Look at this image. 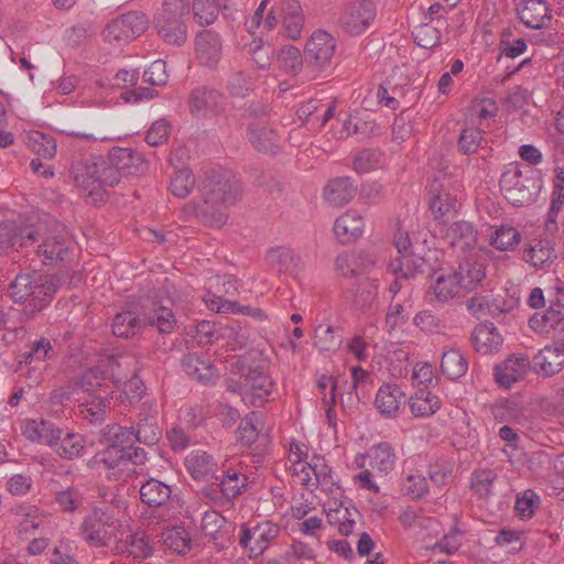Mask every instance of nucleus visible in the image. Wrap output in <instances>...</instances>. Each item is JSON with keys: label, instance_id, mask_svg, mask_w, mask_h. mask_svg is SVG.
<instances>
[{"label": "nucleus", "instance_id": "412c9836", "mask_svg": "<svg viewBox=\"0 0 564 564\" xmlns=\"http://www.w3.org/2000/svg\"><path fill=\"white\" fill-rule=\"evenodd\" d=\"M532 369L543 377L561 372L564 369V343L541 349L532 359Z\"/></svg>", "mask_w": 564, "mask_h": 564}, {"label": "nucleus", "instance_id": "473e14b6", "mask_svg": "<svg viewBox=\"0 0 564 564\" xmlns=\"http://www.w3.org/2000/svg\"><path fill=\"white\" fill-rule=\"evenodd\" d=\"M186 467L191 476L196 480H218L217 466L210 455L205 452L192 453L186 458Z\"/></svg>", "mask_w": 564, "mask_h": 564}, {"label": "nucleus", "instance_id": "f3484780", "mask_svg": "<svg viewBox=\"0 0 564 564\" xmlns=\"http://www.w3.org/2000/svg\"><path fill=\"white\" fill-rule=\"evenodd\" d=\"M104 391H112L110 384L106 381L104 371L99 368H90L76 380L70 393L78 397L80 394H83L82 397H90L96 395L98 392L104 393ZM68 394L69 392L58 394L55 391L53 398H59V402H63L64 399H69Z\"/></svg>", "mask_w": 564, "mask_h": 564}, {"label": "nucleus", "instance_id": "bf43d9fd", "mask_svg": "<svg viewBox=\"0 0 564 564\" xmlns=\"http://www.w3.org/2000/svg\"><path fill=\"white\" fill-rule=\"evenodd\" d=\"M93 164L98 165V178L100 181L101 188L105 189L106 186H115L120 180L123 177L121 173L118 171L109 159L104 160H91Z\"/></svg>", "mask_w": 564, "mask_h": 564}, {"label": "nucleus", "instance_id": "e433bc0d", "mask_svg": "<svg viewBox=\"0 0 564 564\" xmlns=\"http://www.w3.org/2000/svg\"><path fill=\"white\" fill-rule=\"evenodd\" d=\"M141 328L138 305H132L118 313L112 323V333L117 337L129 338Z\"/></svg>", "mask_w": 564, "mask_h": 564}, {"label": "nucleus", "instance_id": "774afa93", "mask_svg": "<svg viewBox=\"0 0 564 564\" xmlns=\"http://www.w3.org/2000/svg\"><path fill=\"white\" fill-rule=\"evenodd\" d=\"M170 134V124L165 119L156 120L148 130L144 140L152 147L164 143Z\"/></svg>", "mask_w": 564, "mask_h": 564}, {"label": "nucleus", "instance_id": "f8f14e48", "mask_svg": "<svg viewBox=\"0 0 564 564\" xmlns=\"http://www.w3.org/2000/svg\"><path fill=\"white\" fill-rule=\"evenodd\" d=\"M376 18V7L370 0H357L343 7L337 23L349 35L365 32Z\"/></svg>", "mask_w": 564, "mask_h": 564}, {"label": "nucleus", "instance_id": "2eb2a0df", "mask_svg": "<svg viewBox=\"0 0 564 564\" xmlns=\"http://www.w3.org/2000/svg\"><path fill=\"white\" fill-rule=\"evenodd\" d=\"M335 40L325 31H316L306 42L304 58L314 67L322 68L327 65L335 52Z\"/></svg>", "mask_w": 564, "mask_h": 564}, {"label": "nucleus", "instance_id": "72a5a7b5", "mask_svg": "<svg viewBox=\"0 0 564 564\" xmlns=\"http://www.w3.org/2000/svg\"><path fill=\"white\" fill-rule=\"evenodd\" d=\"M356 191L349 177H336L326 185L324 196L333 206H343L354 198Z\"/></svg>", "mask_w": 564, "mask_h": 564}, {"label": "nucleus", "instance_id": "cd10ccee", "mask_svg": "<svg viewBox=\"0 0 564 564\" xmlns=\"http://www.w3.org/2000/svg\"><path fill=\"white\" fill-rule=\"evenodd\" d=\"M221 99V94L213 88H195L189 97L191 112L196 117H205L208 112L217 110Z\"/></svg>", "mask_w": 564, "mask_h": 564}, {"label": "nucleus", "instance_id": "4c0bfd02", "mask_svg": "<svg viewBox=\"0 0 564 564\" xmlns=\"http://www.w3.org/2000/svg\"><path fill=\"white\" fill-rule=\"evenodd\" d=\"M176 319L172 310L163 304L153 303L152 310L143 318V327H155L161 334H170L174 329Z\"/></svg>", "mask_w": 564, "mask_h": 564}, {"label": "nucleus", "instance_id": "c9c22d12", "mask_svg": "<svg viewBox=\"0 0 564 564\" xmlns=\"http://www.w3.org/2000/svg\"><path fill=\"white\" fill-rule=\"evenodd\" d=\"M411 413L415 417H427L436 413L441 408V401L425 388L419 389L414 395L409 399Z\"/></svg>", "mask_w": 564, "mask_h": 564}, {"label": "nucleus", "instance_id": "49530a36", "mask_svg": "<svg viewBox=\"0 0 564 564\" xmlns=\"http://www.w3.org/2000/svg\"><path fill=\"white\" fill-rule=\"evenodd\" d=\"M313 460V464H307V468L312 470L315 477L312 486H321L323 491L333 494L338 486L333 479L332 469L324 463V458L321 456H314Z\"/></svg>", "mask_w": 564, "mask_h": 564}, {"label": "nucleus", "instance_id": "a211bd4d", "mask_svg": "<svg viewBox=\"0 0 564 564\" xmlns=\"http://www.w3.org/2000/svg\"><path fill=\"white\" fill-rule=\"evenodd\" d=\"M530 365L528 356L512 355L495 367V379L500 387L510 389L513 383L524 379Z\"/></svg>", "mask_w": 564, "mask_h": 564}, {"label": "nucleus", "instance_id": "5fc2aeb1", "mask_svg": "<svg viewBox=\"0 0 564 564\" xmlns=\"http://www.w3.org/2000/svg\"><path fill=\"white\" fill-rule=\"evenodd\" d=\"M195 185V177L188 169L178 170L171 178V193L178 198H185L189 195Z\"/></svg>", "mask_w": 564, "mask_h": 564}, {"label": "nucleus", "instance_id": "864d4df0", "mask_svg": "<svg viewBox=\"0 0 564 564\" xmlns=\"http://www.w3.org/2000/svg\"><path fill=\"white\" fill-rule=\"evenodd\" d=\"M555 257L554 249L543 246L541 241L523 252V259L532 267L539 269H543L545 264L552 263Z\"/></svg>", "mask_w": 564, "mask_h": 564}, {"label": "nucleus", "instance_id": "39448f33", "mask_svg": "<svg viewBox=\"0 0 564 564\" xmlns=\"http://www.w3.org/2000/svg\"><path fill=\"white\" fill-rule=\"evenodd\" d=\"M189 17V0H164L153 18V25L165 43L181 46L187 40Z\"/></svg>", "mask_w": 564, "mask_h": 564}, {"label": "nucleus", "instance_id": "b1692460", "mask_svg": "<svg viewBox=\"0 0 564 564\" xmlns=\"http://www.w3.org/2000/svg\"><path fill=\"white\" fill-rule=\"evenodd\" d=\"M406 394L398 384H383L377 392L376 406L386 417H395L405 404Z\"/></svg>", "mask_w": 564, "mask_h": 564}, {"label": "nucleus", "instance_id": "0eeeda50", "mask_svg": "<svg viewBox=\"0 0 564 564\" xmlns=\"http://www.w3.org/2000/svg\"><path fill=\"white\" fill-rule=\"evenodd\" d=\"M251 355L241 357L239 366L240 381L238 388L242 400L254 408H260L269 400L273 389V381L264 371L263 365L252 366Z\"/></svg>", "mask_w": 564, "mask_h": 564}, {"label": "nucleus", "instance_id": "c03bdc74", "mask_svg": "<svg viewBox=\"0 0 564 564\" xmlns=\"http://www.w3.org/2000/svg\"><path fill=\"white\" fill-rule=\"evenodd\" d=\"M490 245L500 251L513 250L521 241L519 230L512 226L503 225L490 235Z\"/></svg>", "mask_w": 564, "mask_h": 564}, {"label": "nucleus", "instance_id": "603ef678", "mask_svg": "<svg viewBox=\"0 0 564 564\" xmlns=\"http://www.w3.org/2000/svg\"><path fill=\"white\" fill-rule=\"evenodd\" d=\"M457 199L445 191H440L430 203V208L437 220H444L451 213L456 212Z\"/></svg>", "mask_w": 564, "mask_h": 564}, {"label": "nucleus", "instance_id": "7c9ffc66", "mask_svg": "<svg viewBox=\"0 0 564 564\" xmlns=\"http://www.w3.org/2000/svg\"><path fill=\"white\" fill-rule=\"evenodd\" d=\"M248 131L249 141L259 152L276 153L279 137L274 129L264 122H258L250 124Z\"/></svg>", "mask_w": 564, "mask_h": 564}, {"label": "nucleus", "instance_id": "680f3d73", "mask_svg": "<svg viewBox=\"0 0 564 564\" xmlns=\"http://www.w3.org/2000/svg\"><path fill=\"white\" fill-rule=\"evenodd\" d=\"M278 61L281 67L291 74H297L301 70L303 64L301 52L292 45L284 46L280 51Z\"/></svg>", "mask_w": 564, "mask_h": 564}, {"label": "nucleus", "instance_id": "f257e3e1", "mask_svg": "<svg viewBox=\"0 0 564 564\" xmlns=\"http://www.w3.org/2000/svg\"><path fill=\"white\" fill-rule=\"evenodd\" d=\"M203 203L194 206L195 216L206 226L219 228L227 223V208L242 194L240 181L228 170L206 171L199 188Z\"/></svg>", "mask_w": 564, "mask_h": 564}, {"label": "nucleus", "instance_id": "a18cd8bd", "mask_svg": "<svg viewBox=\"0 0 564 564\" xmlns=\"http://www.w3.org/2000/svg\"><path fill=\"white\" fill-rule=\"evenodd\" d=\"M51 489L55 494L56 502L64 511H74L82 505V495L77 488L63 487L56 480H52Z\"/></svg>", "mask_w": 564, "mask_h": 564}, {"label": "nucleus", "instance_id": "0e129e2a", "mask_svg": "<svg viewBox=\"0 0 564 564\" xmlns=\"http://www.w3.org/2000/svg\"><path fill=\"white\" fill-rule=\"evenodd\" d=\"M257 414L254 412L246 415L238 426V440L242 445H251L254 443L259 435V430L256 425Z\"/></svg>", "mask_w": 564, "mask_h": 564}, {"label": "nucleus", "instance_id": "4be33fe9", "mask_svg": "<svg viewBox=\"0 0 564 564\" xmlns=\"http://www.w3.org/2000/svg\"><path fill=\"white\" fill-rule=\"evenodd\" d=\"M195 52L198 61L206 67L214 68L221 55V42L219 35L210 30H204L196 34Z\"/></svg>", "mask_w": 564, "mask_h": 564}, {"label": "nucleus", "instance_id": "052dcab7", "mask_svg": "<svg viewBox=\"0 0 564 564\" xmlns=\"http://www.w3.org/2000/svg\"><path fill=\"white\" fill-rule=\"evenodd\" d=\"M234 471L227 476H218L220 491L227 499L236 498L241 494V488L246 486L247 477Z\"/></svg>", "mask_w": 564, "mask_h": 564}, {"label": "nucleus", "instance_id": "8fccbe9b", "mask_svg": "<svg viewBox=\"0 0 564 564\" xmlns=\"http://www.w3.org/2000/svg\"><path fill=\"white\" fill-rule=\"evenodd\" d=\"M191 8L199 25L213 24L220 11L215 0H194Z\"/></svg>", "mask_w": 564, "mask_h": 564}, {"label": "nucleus", "instance_id": "bb28decb", "mask_svg": "<svg viewBox=\"0 0 564 564\" xmlns=\"http://www.w3.org/2000/svg\"><path fill=\"white\" fill-rule=\"evenodd\" d=\"M478 232L475 227L465 220L453 223L446 230L445 239L453 248L475 251Z\"/></svg>", "mask_w": 564, "mask_h": 564}, {"label": "nucleus", "instance_id": "f03ea898", "mask_svg": "<svg viewBox=\"0 0 564 564\" xmlns=\"http://www.w3.org/2000/svg\"><path fill=\"white\" fill-rule=\"evenodd\" d=\"M139 441V431L117 424L107 425L100 438L106 447L91 458L90 467L108 470L109 479L126 480L137 473L133 458L138 457L139 448L134 444Z\"/></svg>", "mask_w": 564, "mask_h": 564}, {"label": "nucleus", "instance_id": "ea45409f", "mask_svg": "<svg viewBox=\"0 0 564 564\" xmlns=\"http://www.w3.org/2000/svg\"><path fill=\"white\" fill-rule=\"evenodd\" d=\"M471 338L477 351H481L482 354L491 351L501 343L500 335L497 333L496 327L492 323L487 321L475 327Z\"/></svg>", "mask_w": 564, "mask_h": 564}, {"label": "nucleus", "instance_id": "ddd939ff", "mask_svg": "<svg viewBox=\"0 0 564 564\" xmlns=\"http://www.w3.org/2000/svg\"><path fill=\"white\" fill-rule=\"evenodd\" d=\"M458 279V283L465 292H471L482 286L486 279V265L479 251H468L458 258L456 265L452 268Z\"/></svg>", "mask_w": 564, "mask_h": 564}, {"label": "nucleus", "instance_id": "338daca9", "mask_svg": "<svg viewBox=\"0 0 564 564\" xmlns=\"http://www.w3.org/2000/svg\"><path fill=\"white\" fill-rule=\"evenodd\" d=\"M143 80L153 86L165 85L167 82L165 62L162 59L153 61L143 72Z\"/></svg>", "mask_w": 564, "mask_h": 564}, {"label": "nucleus", "instance_id": "13d9d810", "mask_svg": "<svg viewBox=\"0 0 564 564\" xmlns=\"http://www.w3.org/2000/svg\"><path fill=\"white\" fill-rule=\"evenodd\" d=\"M30 143L32 147V150L44 159H52L57 151L56 141L54 138L41 133V132H34L30 137Z\"/></svg>", "mask_w": 564, "mask_h": 564}, {"label": "nucleus", "instance_id": "a878e982", "mask_svg": "<svg viewBox=\"0 0 564 564\" xmlns=\"http://www.w3.org/2000/svg\"><path fill=\"white\" fill-rule=\"evenodd\" d=\"M435 280L433 281L431 289L435 297L443 303H446L453 299L460 297L464 295V289L458 283L455 272L451 269L449 271L438 270L435 271Z\"/></svg>", "mask_w": 564, "mask_h": 564}, {"label": "nucleus", "instance_id": "69168bd1", "mask_svg": "<svg viewBox=\"0 0 564 564\" xmlns=\"http://www.w3.org/2000/svg\"><path fill=\"white\" fill-rule=\"evenodd\" d=\"M55 355L54 348L51 341L46 338H41L36 340L29 352L24 355L25 362H32L34 360L44 361L47 359H52Z\"/></svg>", "mask_w": 564, "mask_h": 564}, {"label": "nucleus", "instance_id": "4d7b16f0", "mask_svg": "<svg viewBox=\"0 0 564 564\" xmlns=\"http://www.w3.org/2000/svg\"><path fill=\"white\" fill-rule=\"evenodd\" d=\"M414 42L423 48L431 50L440 44L441 35L437 28L430 23L420 24L412 32Z\"/></svg>", "mask_w": 564, "mask_h": 564}, {"label": "nucleus", "instance_id": "6e6552de", "mask_svg": "<svg viewBox=\"0 0 564 564\" xmlns=\"http://www.w3.org/2000/svg\"><path fill=\"white\" fill-rule=\"evenodd\" d=\"M280 527L271 521H249L240 525L239 545L248 552L249 558L261 556L279 536Z\"/></svg>", "mask_w": 564, "mask_h": 564}, {"label": "nucleus", "instance_id": "f704fd0d", "mask_svg": "<svg viewBox=\"0 0 564 564\" xmlns=\"http://www.w3.org/2000/svg\"><path fill=\"white\" fill-rule=\"evenodd\" d=\"M160 535V542L164 549L177 555H185L192 549V538L184 527H171Z\"/></svg>", "mask_w": 564, "mask_h": 564}, {"label": "nucleus", "instance_id": "423d86ee", "mask_svg": "<svg viewBox=\"0 0 564 564\" xmlns=\"http://www.w3.org/2000/svg\"><path fill=\"white\" fill-rule=\"evenodd\" d=\"M171 489L167 485L153 478L143 482V558L152 555V547L149 545L152 536H159L154 533L152 524L164 521L167 517L165 502L169 500Z\"/></svg>", "mask_w": 564, "mask_h": 564}, {"label": "nucleus", "instance_id": "1a4fd4ad", "mask_svg": "<svg viewBox=\"0 0 564 564\" xmlns=\"http://www.w3.org/2000/svg\"><path fill=\"white\" fill-rule=\"evenodd\" d=\"M42 235V225L36 227L10 219L0 212V254L18 251L34 245Z\"/></svg>", "mask_w": 564, "mask_h": 564}, {"label": "nucleus", "instance_id": "7ed1b4c3", "mask_svg": "<svg viewBox=\"0 0 564 564\" xmlns=\"http://www.w3.org/2000/svg\"><path fill=\"white\" fill-rule=\"evenodd\" d=\"M9 290L14 302L24 304L23 315L31 318L51 303L57 283L51 276L33 271L17 275Z\"/></svg>", "mask_w": 564, "mask_h": 564}, {"label": "nucleus", "instance_id": "c85d7f7f", "mask_svg": "<svg viewBox=\"0 0 564 564\" xmlns=\"http://www.w3.org/2000/svg\"><path fill=\"white\" fill-rule=\"evenodd\" d=\"M364 219L352 212H347L338 217L334 224V232L340 243H349L361 236Z\"/></svg>", "mask_w": 564, "mask_h": 564}, {"label": "nucleus", "instance_id": "5701e85b", "mask_svg": "<svg viewBox=\"0 0 564 564\" xmlns=\"http://www.w3.org/2000/svg\"><path fill=\"white\" fill-rule=\"evenodd\" d=\"M529 326L536 333L546 336L562 335L564 339V311L556 310L551 302L543 313H535L529 319Z\"/></svg>", "mask_w": 564, "mask_h": 564}, {"label": "nucleus", "instance_id": "9d476101", "mask_svg": "<svg viewBox=\"0 0 564 564\" xmlns=\"http://www.w3.org/2000/svg\"><path fill=\"white\" fill-rule=\"evenodd\" d=\"M118 521L109 508H95L84 520V539L94 546L107 545L116 536Z\"/></svg>", "mask_w": 564, "mask_h": 564}, {"label": "nucleus", "instance_id": "393cba45", "mask_svg": "<svg viewBox=\"0 0 564 564\" xmlns=\"http://www.w3.org/2000/svg\"><path fill=\"white\" fill-rule=\"evenodd\" d=\"M517 10L520 20L534 30L546 26L551 21L550 10L542 0H523Z\"/></svg>", "mask_w": 564, "mask_h": 564}, {"label": "nucleus", "instance_id": "e2e57ef3", "mask_svg": "<svg viewBox=\"0 0 564 564\" xmlns=\"http://www.w3.org/2000/svg\"><path fill=\"white\" fill-rule=\"evenodd\" d=\"M481 140V130L478 128H466L458 138V148L464 154H473L479 148Z\"/></svg>", "mask_w": 564, "mask_h": 564}, {"label": "nucleus", "instance_id": "20e7f679", "mask_svg": "<svg viewBox=\"0 0 564 564\" xmlns=\"http://www.w3.org/2000/svg\"><path fill=\"white\" fill-rule=\"evenodd\" d=\"M500 188L513 206H525L535 202L542 186L541 172L527 167L521 170L519 163H511L500 177Z\"/></svg>", "mask_w": 564, "mask_h": 564}, {"label": "nucleus", "instance_id": "58836bf2", "mask_svg": "<svg viewBox=\"0 0 564 564\" xmlns=\"http://www.w3.org/2000/svg\"><path fill=\"white\" fill-rule=\"evenodd\" d=\"M270 265L279 272L294 273L301 264V258L294 250L288 247H278L271 249L267 257Z\"/></svg>", "mask_w": 564, "mask_h": 564}, {"label": "nucleus", "instance_id": "09e8293b", "mask_svg": "<svg viewBox=\"0 0 564 564\" xmlns=\"http://www.w3.org/2000/svg\"><path fill=\"white\" fill-rule=\"evenodd\" d=\"M394 460L392 447L388 443H380L372 449L370 466L372 469L388 474L392 470Z\"/></svg>", "mask_w": 564, "mask_h": 564}, {"label": "nucleus", "instance_id": "aec40b11", "mask_svg": "<svg viewBox=\"0 0 564 564\" xmlns=\"http://www.w3.org/2000/svg\"><path fill=\"white\" fill-rule=\"evenodd\" d=\"M140 28L139 15L135 12H129L108 23L102 34L109 43H121L134 39Z\"/></svg>", "mask_w": 564, "mask_h": 564}, {"label": "nucleus", "instance_id": "6e6d98bb", "mask_svg": "<svg viewBox=\"0 0 564 564\" xmlns=\"http://www.w3.org/2000/svg\"><path fill=\"white\" fill-rule=\"evenodd\" d=\"M467 307L477 319H482L487 316H496L502 312L499 305L490 301L487 296L471 297L467 303Z\"/></svg>", "mask_w": 564, "mask_h": 564}, {"label": "nucleus", "instance_id": "dca6fc26", "mask_svg": "<svg viewBox=\"0 0 564 564\" xmlns=\"http://www.w3.org/2000/svg\"><path fill=\"white\" fill-rule=\"evenodd\" d=\"M11 513L19 517L17 534L20 539L29 540L37 531H43L47 523V516L36 506L20 503L11 508Z\"/></svg>", "mask_w": 564, "mask_h": 564}, {"label": "nucleus", "instance_id": "4468645a", "mask_svg": "<svg viewBox=\"0 0 564 564\" xmlns=\"http://www.w3.org/2000/svg\"><path fill=\"white\" fill-rule=\"evenodd\" d=\"M394 246L399 257L391 260L389 271L393 274H400L402 278L414 276L416 273H423L424 260L414 258L411 250V241L406 232H398L394 236Z\"/></svg>", "mask_w": 564, "mask_h": 564}, {"label": "nucleus", "instance_id": "3c124183", "mask_svg": "<svg viewBox=\"0 0 564 564\" xmlns=\"http://www.w3.org/2000/svg\"><path fill=\"white\" fill-rule=\"evenodd\" d=\"M341 336L336 334L333 326L318 325L315 328V346L322 351H334L340 347Z\"/></svg>", "mask_w": 564, "mask_h": 564}, {"label": "nucleus", "instance_id": "37998d69", "mask_svg": "<svg viewBox=\"0 0 564 564\" xmlns=\"http://www.w3.org/2000/svg\"><path fill=\"white\" fill-rule=\"evenodd\" d=\"M53 447L62 458L74 459L84 454L85 440L79 434L67 433L64 437L61 436Z\"/></svg>", "mask_w": 564, "mask_h": 564}, {"label": "nucleus", "instance_id": "c756f323", "mask_svg": "<svg viewBox=\"0 0 564 564\" xmlns=\"http://www.w3.org/2000/svg\"><path fill=\"white\" fill-rule=\"evenodd\" d=\"M112 391L98 392L96 395L78 397L80 413L91 423L101 422L109 409V395Z\"/></svg>", "mask_w": 564, "mask_h": 564}, {"label": "nucleus", "instance_id": "6ab92c4d", "mask_svg": "<svg viewBox=\"0 0 564 564\" xmlns=\"http://www.w3.org/2000/svg\"><path fill=\"white\" fill-rule=\"evenodd\" d=\"M73 251V242L62 234H48L39 246L37 254L44 264L67 260Z\"/></svg>", "mask_w": 564, "mask_h": 564}, {"label": "nucleus", "instance_id": "a19ab883", "mask_svg": "<svg viewBox=\"0 0 564 564\" xmlns=\"http://www.w3.org/2000/svg\"><path fill=\"white\" fill-rule=\"evenodd\" d=\"M111 164L118 167L122 176L133 174L132 170H138V163L141 160L140 154L128 148H113L108 156Z\"/></svg>", "mask_w": 564, "mask_h": 564}, {"label": "nucleus", "instance_id": "9b49d317", "mask_svg": "<svg viewBox=\"0 0 564 564\" xmlns=\"http://www.w3.org/2000/svg\"><path fill=\"white\" fill-rule=\"evenodd\" d=\"M68 176L83 196L91 198L94 203L105 199L106 191L98 178V165L93 164L91 160H74Z\"/></svg>", "mask_w": 564, "mask_h": 564}, {"label": "nucleus", "instance_id": "79ce46f5", "mask_svg": "<svg viewBox=\"0 0 564 564\" xmlns=\"http://www.w3.org/2000/svg\"><path fill=\"white\" fill-rule=\"evenodd\" d=\"M441 370L449 379H458L467 371V360L459 350L451 348L443 352Z\"/></svg>", "mask_w": 564, "mask_h": 564}, {"label": "nucleus", "instance_id": "2f4dec72", "mask_svg": "<svg viewBox=\"0 0 564 564\" xmlns=\"http://www.w3.org/2000/svg\"><path fill=\"white\" fill-rule=\"evenodd\" d=\"M185 372L199 382H207L215 376L214 367L208 357L189 352L182 358Z\"/></svg>", "mask_w": 564, "mask_h": 564}, {"label": "nucleus", "instance_id": "de8ad7c7", "mask_svg": "<svg viewBox=\"0 0 564 564\" xmlns=\"http://www.w3.org/2000/svg\"><path fill=\"white\" fill-rule=\"evenodd\" d=\"M497 473L489 468L476 469L470 476V489L479 498H487L491 494Z\"/></svg>", "mask_w": 564, "mask_h": 564}]
</instances>
